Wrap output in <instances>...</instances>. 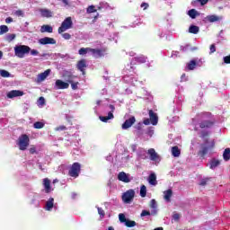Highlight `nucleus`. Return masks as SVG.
I'll return each mask as SVG.
<instances>
[{"label":"nucleus","instance_id":"obj_17","mask_svg":"<svg viewBox=\"0 0 230 230\" xmlns=\"http://www.w3.org/2000/svg\"><path fill=\"white\" fill-rule=\"evenodd\" d=\"M50 73H51V70L50 69H47L45 72L38 75L37 82L38 83L44 82V80H46L48 78V76H49Z\"/></svg>","mask_w":230,"mask_h":230},{"label":"nucleus","instance_id":"obj_2","mask_svg":"<svg viewBox=\"0 0 230 230\" xmlns=\"http://www.w3.org/2000/svg\"><path fill=\"white\" fill-rule=\"evenodd\" d=\"M16 145L19 148V150L24 151L28 146H30V137L28 135L23 134L21 135L18 137V140L16 141Z\"/></svg>","mask_w":230,"mask_h":230},{"label":"nucleus","instance_id":"obj_24","mask_svg":"<svg viewBox=\"0 0 230 230\" xmlns=\"http://www.w3.org/2000/svg\"><path fill=\"white\" fill-rule=\"evenodd\" d=\"M40 12L41 13V17H47V18L53 17V12H51L49 9H40Z\"/></svg>","mask_w":230,"mask_h":230},{"label":"nucleus","instance_id":"obj_14","mask_svg":"<svg viewBox=\"0 0 230 230\" xmlns=\"http://www.w3.org/2000/svg\"><path fill=\"white\" fill-rule=\"evenodd\" d=\"M43 188L46 193H51V191H53V188H51V181L49 179H43Z\"/></svg>","mask_w":230,"mask_h":230},{"label":"nucleus","instance_id":"obj_53","mask_svg":"<svg viewBox=\"0 0 230 230\" xmlns=\"http://www.w3.org/2000/svg\"><path fill=\"white\" fill-rule=\"evenodd\" d=\"M225 64H230V55L229 56H226L224 58H223Z\"/></svg>","mask_w":230,"mask_h":230},{"label":"nucleus","instance_id":"obj_49","mask_svg":"<svg viewBox=\"0 0 230 230\" xmlns=\"http://www.w3.org/2000/svg\"><path fill=\"white\" fill-rule=\"evenodd\" d=\"M97 209L101 218H103V217H105V211H103L101 208H97Z\"/></svg>","mask_w":230,"mask_h":230},{"label":"nucleus","instance_id":"obj_46","mask_svg":"<svg viewBox=\"0 0 230 230\" xmlns=\"http://www.w3.org/2000/svg\"><path fill=\"white\" fill-rule=\"evenodd\" d=\"M119 222H121L122 224L127 221V218L125 217L124 214H119Z\"/></svg>","mask_w":230,"mask_h":230},{"label":"nucleus","instance_id":"obj_22","mask_svg":"<svg viewBox=\"0 0 230 230\" xmlns=\"http://www.w3.org/2000/svg\"><path fill=\"white\" fill-rule=\"evenodd\" d=\"M206 20L208 21V22H218V21H222V16L212 14L207 16Z\"/></svg>","mask_w":230,"mask_h":230},{"label":"nucleus","instance_id":"obj_40","mask_svg":"<svg viewBox=\"0 0 230 230\" xmlns=\"http://www.w3.org/2000/svg\"><path fill=\"white\" fill-rule=\"evenodd\" d=\"M34 128H44V123L38 121L33 125Z\"/></svg>","mask_w":230,"mask_h":230},{"label":"nucleus","instance_id":"obj_34","mask_svg":"<svg viewBox=\"0 0 230 230\" xmlns=\"http://www.w3.org/2000/svg\"><path fill=\"white\" fill-rule=\"evenodd\" d=\"M77 67L79 71H84L85 69V60H81L77 64Z\"/></svg>","mask_w":230,"mask_h":230},{"label":"nucleus","instance_id":"obj_4","mask_svg":"<svg viewBox=\"0 0 230 230\" xmlns=\"http://www.w3.org/2000/svg\"><path fill=\"white\" fill-rule=\"evenodd\" d=\"M71 28H73V18L68 16L62 22L61 26L58 28V33H64V31H67Z\"/></svg>","mask_w":230,"mask_h":230},{"label":"nucleus","instance_id":"obj_23","mask_svg":"<svg viewBox=\"0 0 230 230\" xmlns=\"http://www.w3.org/2000/svg\"><path fill=\"white\" fill-rule=\"evenodd\" d=\"M149 206L152 209L151 215H157V201H155V199H151Z\"/></svg>","mask_w":230,"mask_h":230},{"label":"nucleus","instance_id":"obj_20","mask_svg":"<svg viewBox=\"0 0 230 230\" xmlns=\"http://www.w3.org/2000/svg\"><path fill=\"white\" fill-rule=\"evenodd\" d=\"M173 196V190L172 189H168L164 191V199L166 202H171L172 197Z\"/></svg>","mask_w":230,"mask_h":230},{"label":"nucleus","instance_id":"obj_8","mask_svg":"<svg viewBox=\"0 0 230 230\" xmlns=\"http://www.w3.org/2000/svg\"><path fill=\"white\" fill-rule=\"evenodd\" d=\"M213 148H215V140L206 142L204 146L202 147V150L200 151L201 155H206L207 154H209L211 150H213Z\"/></svg>","mask_w":230,"mask_h":230},{"label":"nucleus","instance_id":"obj_47","mask_svg":"<svg viewBox=\"0 0 230 230\" xmlns=\"http://www.w3.org/2000/svg\"><path fill=\"white\" fill-rule=\"evenodd\" d=\"M63 39H65V40H69L71 39V34L65 32L62 34Z\"/></svg>","mask_w":230,"mask_h":230},{"label":"nucleus","instance_id":"obj_28","mask_svg":"<svg viewBox=\"0 0 230 230\" xmlns=\"http://www.w3.org/2000/svg\"><path fill=\"white\" fill-rule=\"evenodd\" d=\"M146 154H148V152L143 148L139 149L137 152V155L140 157V159H148V155H146Z\"/></svg>","mask_w":230,"mask_h":230},{"label":"nucleus","instance_id":"obj_19","mask_svg":"<svg viewBox=\"0 0 230 230\" xmlns=\"http://www.w3.org/2000/svg\"><path fill=\"white\" fill-rule=\"evenodd\" d=\"M199 63L202 64V60L199 59V62L191 60L190 63L187 64L186 69H188V71H193V69H195L197 66H200Z\"/></svg>","mask_w":230,"mask_h":230},{"label":"nucleus","instance_id":"obj_31","mask_svg":"<svg viewBox=\"0 0 230 230\" xmlns=\"http://www.w3.org/2000/svg\"><path fill=\"white\" fill-rule=\"evenodd\" d=\"M37 105L40 109H42V107L46 105V99H44V97H40L37 102Z\"/></svg>","mask_w":230,"mask_h":230},{"label":"nucleus","instance_id":"obj_9","mask_svg":"<svg viewBox=\"0 0 230 230\" xmlns=\"http://www.w3.org/2000/svg\"><path fill=\"white\" fill-rule=\"evenodd\" d=\"M118 179L121 182L128 183L132 181L133 178H132V176H130V174H128L125 172H120L118 174Z\"/></svg>","mask_w":230,"mask_h":230},{"label":"nucleus","instance_id":"obj_16","mask_svg":"<svg viewBox=\"0 0 230 230\" xmlns=\"http://www.w3.org/2000/svg\"><path fill=\"white\" fill-rule=\"evenodd\" d=\"M135 123H136V118L135 117L129 118L122 124L123 130H127V128H130V127H132V125H134Z\"/></svg>","mask_w":230,"mask_h":230},{"label":"nucleus","instance_id":"obj_3","mask_svg":"<svg viewBox=\"0 0 230 230\" xmlns=\"http://www.w3.org/2000/svg\"><path fill=\"white\" fill-rule=\"evenodd\" d=\"M79 55H91L92 57H102L103 56V52H102V50L100 49H91V48H81L78 51Z\"/></svg>","mask_w":230,"mask_h":230},{"label":"nucleus","instance_id":"obj_6","mask_svg":"<svg viewBox=\"0 0 230 230\" xmlns=\"http://www.w3.org/2000/svg\"><path fill=\"white\" fill-rule=\"evenodd\" d=\"M82 166L79 163H74L68 171L70 177L76 179L80 175V170Z\"/></svg>","mask_w":230,"mask_h":230},{"label":"nucleus","instance_id":"obj_26","mask_svg":"<svg viewBox=\"0 0 230 230\" xmlns=\"http://www.w3.org/2000/svg\"><path fill=\"white\" fill-rule=\"evenodd\" d=\"M41 33H53V27L49 25H42L40 28Z\"/></svg>","mask_w":230,"mask_h":230},{"label":"nucleus","instance_id":"obj_64","mask_svg":"<svg viewBox=\"0 0 230 230\" xmlns=\"http://www.w3.org/2000/svg\"><path fill=\"white\" fill-rule=\"evenodd\" d=\"M62 1H63L64 4H66V5L69 4V2L67 0H62Z\"/></svg>","mask_w":230,"mask_h":230},{"label":"nucleus","instance_id":"obj_43","mask_svg":"<svg viewBox=\"0 0 230 230\" xmlns=\"http://www.w3.org/2000/svg\"><path fill=\"white\" fill-rule=\"evenodd\" d=\"M137 60L140 64H145V62H146V58H145L144 56H140V57L137 58Z\"/></svg>","mask_w":230,"mask_h":230},{"label":"nucleus","instance_id":"obj_33","mask_svg":"<svg viewBox=\"0 0 230 230\" xmlns=\"http://www.w3.org/2000/svg\"><path fill=\"white\" fill-rule=\"evenodd\" d=\"M140 197H142V199H145V197H146V186L142 185L140 187Z\"/></svg>","mask_w":230,"mask_h":230},{"label":"nucleus","instance_id":"obj_42","mask_svg":"<svg viewBox=\"0 0 230 230\" xmlns=\"http://www.w3.org/2000/svg\"><path fill=\"white\" fill-rule=\"evenodd\" d=\"M210 126H211V122H209V121H205V122L200 124L201 128H209Z\"/></svg>","mask_w":230,"mask_h":230},{"label":"nucleus","instance_id":"obj_10","mask_svg":"<svg viewBox=\"0 0 230 230\" xmlns=\"http://www.w3.org/2000/svg\"><path fill=\"white\" fill-rule=\"evenodd\" d=\"M110 110L111 111L108 113V116H101L100 119L101 121H103V123H107V121H109V119H114V111H115V107L114 105H110Z\"/></svg>","mask_w":230,"mask_h":230},{"label":"nucleus","instance_id":"obj_32","mask_svg":"<svg viewBox=\"0 0 230 230\" xmlns=\"http://www.w3.org/2000/svg\"><path fill=\"white\" fill-rule=\"evenodd\" d=\"M223 159H224V161H229V159H230V149L229 148L225 149V151L223 153Z\"/></svg>","mask_w":230,"mask_h":230},{"label":"nucleus","instance_id":"obj_11","mask_svg":"<svg viewBox=\"0 0 230 230\" xmlns=\"http://www.w3.org/2000/svg\"><path fill=\"white\" fill-rule=\"evenodd\" d=\"M19 96H24V92L21 90H13L7 93V98H19Z\"/></svg>","mask_w":230,"mask_h":230},{"label":"nucleus","instance_id":"obj_60","mask_svg":"<svg viewBox=\"0 0 230 230\" xmlns=\"http://www.w3.org/2000/svg\"><path fill=\"white\" fill-rule=\"evenodd\" d=\"M13 20L11 17L5 19V22H6L7 24H10V22H13Z\"/></svg>","mask_w":230,"mask_h":230},{"label":"nucleus","instance_id":"obj_27","mask_svg":"<svg viewBox=\"0 0 230 230\" xmlns=\"http://www.w3.org/2000/svg\"><path fill=\"white\" fill-rule=\"evenodd\" d=\"M75 78V76L71 75L67 80L66 82H68V84H71V87L72 89L74 90H76L78 89V82H75L73 80Z\"/></svg>","mask_w":230,"mask_h":230},{"label":"nucleus","instance_id":"obj_36","mask_svg":"<svg viewBox=\"0 0 230 230\" xmlns=\"http://www.w3.org/2000/svg\"><path fill=\"white\" fill-rule=\"evenodd\" d=\"M4 33H8V26L1 25L0 26V35H4Z\"/></svg>","mask_w":230,"mask_h":230},{"label":"nucleus","instance_id":"obj_55","mask_svg":"<svg viewBox=\"0 0 230 230\" xmlns=\"http://www.w3.org/2000/svg\"><path fill=\"white\" fill-rule=\"evenodd\" d=\"M130 150L133 152H136V150H137V145L133 144L130 146Z\"/></svg>","mask_w":230,"mask_h":230},{"label":"nucleus","instance_id":"obj_1","mask_svg":"<svg viewBox=\"0 0 230 230\" xmlns=\"http://www.w3.org/2000/svg\"><path fill=\"white\" fill-rule=\"evenodd\" d=\"M30 51H31V49L26 45H16L14 47V54L18 58H24Z\"/></svg>","mask_w":230,"mask_h":230},{"label":"nucleus","instance_id":"obj_50","mask_svg":"<svg viewBox=\"0 0 230 230\" xmlns=\"http://www.w3.org/2000/svg\"><path fill=\"white\" fill-rule=\"evenodd\" d=\"M30 154H37V147L35 146H31Z\"/></svg>","mask_w":230,"mask_h":230},{"label":"nucleus","instance_id":"obj_41","mask_svg":"<svg viewBox=\"0 0 230 230\" xmlns=\"http://www.w3.org/2000/svg\"><path fill=\"white\" fill-rule=\"evenodd\" d=\"M152 215V212L148 210H142L140 217H150Z\"/></svg>","mask_w":230,"mask_h":230},{"label":"nucleus","instance_id":"obj_5","mask_svg":"<svg viewBox=\"0 0 230 230\" xmlns=\"http://www.w3.org/2000/svg\"><path fill=\"white\" fill-rule=\"evenodd\" d=\"M134 197H136V191L130 189L122 194V201L124 204H130L134 200Z\"/></svg>","mask_w":230,"mask_h":230},{"label":"nucleus","instance_id":"obj_63","mask_svg":"<svg viewBox=\"0 0 230 230\" xmlns=\"http://www.w3.org/2000/svg\"><path fill=\"white\" fill-rule=\"evenodd\" d=\"M178 54H179V52H177V51H172V57H177Z\"/></svg>","mask_w":230,"mask_h":230},{"label":"nucleus","instance_id":"obj_52","mask_svg":"<svg viewBox=\"0 0 230 230\" xmlns=\"http://www.w3.org/2000/svg\"><path fill=\"white\" fill-rule=\"evenodd\" d=\"M147 134L150 137H152L154 136V128H149Z\"/></svg>","mask_w":230,"mask_h":230},{"label":"nucleus","instance_id":"obj_7","mask_svg":"<svg viewBox=\"0 0 230 230\" xmlns=\"http://www.w3.org/2000/svg\"><path fill=\"white\" fill-rule=\"evenodd\" d=\"M147 155H149L150 161L155 163V164H159L161 163V155L155 152V149L150 148L147 150Z\"/></svg>","mask_w":230,"mask_h":230},{"label":"nucleus","instance_id":"obj_62","mask_svg":"<svg viewBox=\"0 0 230 230\" xmlns=\"http://www.w3.org/2000/svg\"><path fill=\"white\" fill-rule=\"evenodd\" d=\"M200 4L204 5V4H207L208 3V0H199Z\"/></svg>","mask_w":230,"mask_h":230},{"label":"nucleus","instance_id":"obj_18","mask_svg":"<svg viewBox=\"0 0 230 230\" xmlns=\"http://www.w3.org/2000/svg\"><path fill=\"white\" fill-rule=\"evenodd\" d=\"M57 89H69V82L66 83L60 79L56 81Z\"/></svg>","mask_w":230,"mask_h":230},{"label":"nucleus","instance_id":"obj_48","mask_svg":"<svg viewBox=\"0 0 230 230\" xmlns=\"http://www.w3.org/2000/svg\"><path fill=\"white\" fill-rule=\"evenodd\" d=\"M14 15L17 17H22L24 15V13L22 10H18L14 12Z\"/></svg>","mask_w":230,"mask_h":230},{"label":"nucleus","instance_id":"obj_21","mask_svg":"<svg viewBox=\"0 0 230 230\" xmlns=\"http://www.w3.org/2000/svg\"><path fill=\"white\" fill-rule=\"evenodd\" d=\"M208 166L210 168V170H215V168L220 166V160L217 159V158H213L210 160Z\"/></svg>","mask_w":230,"mask_h":230},{"label":"nucleus","instance_id":"obj_37","mask_svg":"<svg viewBox=\"0 0 230 230\" xmlns=\"http://www.w3.org/2000/svg\"><path fill=\"white\" fill-rule=\"evenodd\" d=\"M125 226H126L127 227H135V226H136V221H131V220H127V219H126Z\"/></svg>","mask_w":230,"mask_h":230},{"label":"nucleus","instance_id":"obj_39","mask_svg":"<svg viewBox=\"0 0 230 230\" xmlns=\"http://www.w3.org/2000/svg\"><path fill=\"white\" fill-rule=\"evenodd\" d=\"M0 75L3 76V78H8L10 77V72L6 70H0Z\"/></svg>","mask_w":230,"mask_h":230},{"label":"nucleus","instance_id":"obj_57","mask_svg":"<svg viewBox=\"0 0 230 230\" xmlns=\"http://www.w3.org/2000/svg\"><path fill=\"white\" fill-rule=\"evenodd\" d=\"M217 51V49L215 48V45L210 46V53H215Z\"/></svg>","mask_w":230,"mask_h":230},{"label":"nucleus","instance_id":"obj_13","mask_svg":"<svg viewBox=\"0 0 230 230\" xmlns=\"http://www.w3.org/2000/svg\"><path fill=\"white\" fill-rule=\"evenodd\" d=\"M53 208H55V199L49 198L45 203L44 209L45 211H53Z\"/></svg>","mask_w":230,"mask_h":230},{"label":"nucleus","instance_id":"obj_56","mask_svg":"<svg viewBox=\"0 0 230 230\" xmlns=\"http://www.w3.org/2000/svg\"><path fill=\"white\" fill-rule=\"evenodd\" d=\"M141 8H143V10H146V8H148V4L147 3H142L141 4Z\"/></svg>","mask_w":230,"mask_h":230},{"label":"nucleus","instance_id":"obj_12","mask_svg":"<svg viewBox=\"0 0 230 230\" xmlns=\"http://www.w3.org/2000/svg\"><path fill=\"white\" fill-rule=\"evenodd\" d=\"M39 44H41V46H46V44H57V40L53 38L45 37L39 40Z\"/></svg>","mask_w":230,"mask_h":230},{"label":"nucleus","instance_id":"obj_35","mask_svg":"<svg viewBox=\"0 0 230 230\" xmlns=\"http://www.w3.org/2000/svg\"><path fill=\"white\" fill-rule=\"evenodd\" d=\"M197 10L195 9H191L188 12V15L191 18V19H195V17H197Z\"/></svg>","mask_w":230,"mask_h":230},{"label":"nucleus","instance_id":"obj_15","mask_svg":"<svg viewBox=\"0 0 230 230\" xmlns=\"http://www.w3.org/2000/svg\"><path fill=\"white\" fill-rule=\"evenodd\" d=\"M149 120L151 121V125H157L159 121V117H157V113L154 112V111H149Z\"/></svg>","mask_w":230,"mask_h":230},{"label":"nucleus","instance_id":"obj_45","mask_svg":"<svg viewBox=\"0 0 230 230\" xmlns=\"http://www.w3.org/2000/svg\"><path fill=\"white\" fill-rule=\"evenodd\" d=\"M15 39V34H8L6 36V40H8V42H12V40H13Z\"/></svg>","mask_w":230,"mask_h":230},{"label":"nucleus","instance_id":"obj_38","mask_svg":"<svg viewBox=\"0 0 230 230\" xmlns=\"http://www.w3.org/2000/svg\"><path fill=\"white\" fill-rule=\"evenodd\" d=\"M86 13H96V7L94 5L88 6V8L86 9Z\"/></svg>","mask_w":230,"mask_h":230},{"label":"nucleus","instance_id":"obj_30","mask_svg":"<svg viewBox=\"0 0 230 230\" xmlns=\"http://www.w3.org/2000/svg\"><path fill=\"white\" fill-rule=\"evenodd\" d=\"M172 154L173 157H179V155H181V150L179 149L178 146H173L172 148Z\"/></svg>","mask_w":230,"mask_h":230},{"label":"nucleus","instance_id":"obj_54","mask_svg":"<svg viewBox=\"0 0 230 230\" xmlns=\"http://www.w3.org/2000/svg\"><path fill=\"white\" fill-rule=\"evenodd\" d=\"M172 218H173V220L177 221V220H179V218H181V215L175 213V214H173Z\"/></svg>","mask_w":230,"mask_h":230},{"label":"nucleus","instance_id":"obj_29","mask_svg":"<svg viewBox=\"0 0 230 230\" xmlns=\"http://www.w3.org/2000/svg\"><path fill=\"white\" fill-rule=\"evenodd\" d=\"M199 31H200V29L199 28V26L191 25L189 28V33H193L194 35H197V33H199Z\"/></svg>","mask_w":230,"mask_h":230},{"label":"nucleus","instance_id":"obj_58","mask_svg":"<svg viewBox=\"0 0 230 230\" xmlns=\"http://www.w3.org/2000/svg\"><path fill=\"white\" fill-rule=\"evenodd\" d=\"M150 123H151L150 119H144V125H150Z\"/></svg>","mask_w":230,"mask_h":230},{"label":"nucleus","instance_id":"obj_25","mask_svg":"<svg viewBox=\"0 0 230 230\" xmlns=\"http://www.w3.org/2000/svg\"><path fill=\"white\" fill-rule=\"evenodd\" d=\"M148 182L152 186L157 185V176H155V173H151L148 178Z\"/></svg>","mask_w":230,"mask_h":230},{"label":"nucleus","instance_id":"obj_44","mask_svg":"<svg viewBox=\"0 0 230 230\" xmlns=\"http://www.w3.org/2000/svg\"><path fill=\"white\" fill-rule=\"evenodd\" d=\"M100 8H111V9H112V7H111L107 3H105V2H102V3H101L100 4V6H99V9Z\"/></svg>","mask_w":230,"mask_h":230},{"label":"nucleus","instance_id":"obj_61","mask_svg":"<svg viewBox=\"0 0 230 230\" xmlns=\"http://www.w3.org/2000/svg\"><path fill=\"white\" fill-rule=\"evenodd\" d=\"M181 82H186L187 79H186V75L185 74H183L181 75Z\"/></svg>","mask_w":230,"mask_h":230},{"label":"nucleus","instance_id":"obj_59","mask_svg":"<svg viewBox=\"0 0 230 230\" xmlns=\"http://www.w3.org/2000/svg\"><path fill=\"white\" fill-rule=\"evenodd\" d=\"M56 130H66V126H59L58 128H56Z\"/></svg>","mask_w":230,"mask_h":230},{"label":"nucleus","instance_id":"obj_51","mask_svg":"<svg viewBox=\"0 0 230 230\" xmlns=\"http://www.w3.org/2000/svg\"><path fill=\"white\" fill-rule=\"evenodd\" d=\"M30 52L32 57H37V55H39V52L37 49H31Z\"/></svg>","mask_w":230,"mask_h":230}]
</instances>
